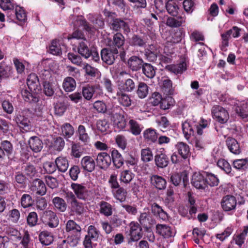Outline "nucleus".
Wrapping results in <instances>:
<instances>
[{"mask_svg": "<svg viewBox=\"0 0 248 248\" xmlns=\"http://www.w3.org/2000/svg\"><path fill=\"white\" fill-rule=\"evenodd\" d=\"M83 69L86 75L91 77H95L97 73V69L87 63H83Z\"/></svg>", "mask_w": 248, "mask_h": 248, "instance_id": "59", "label": "nucleus"}, {"mask_svg": "<svg viewBox=\"0 0 248 248\" xmlns=\"http://www.w3.org/2000/svg\"><path fill=\"white\" fill-rule=\"evenodd\" d=\"M142 73L149 78H153L156 73V68L148 63H144L141 67Z\"/></svg>", "mask_w": 248, "mask_h": 248, "instance_id": "31", "label": "nucleus"}, {"mask_svg": "<svg viewBox=\"0 0 248 248\" xmlns=\"http://www.w3.org/2000/svg\"><path fill=\"white\" fill-rule=\"evenodd\" d=\"M21 205L24 208L31 206L34 202V200L30 194H24L21 197L20 200Z\"/></svg>", "mask_w": 248, "mask_h": 248, "instance_id": "48", "label": "nucleus"}, {"mask_svg": "<svg viewBox=\"0 0 248 248\" xmlns=\"http://www.w3.org/2000/svg\"><path fill=\"white\" fill-rule=\"evenodd\" d=\"M159 51L154 45H150L149 48L145 50L146 58L150 62H154L157 59Z\"/></svg>", "mask_w": 248, "mask_h": 248, "instance_id": "25", "label": "nucleus"}, {"mask_svg": "<svg viewBox=\"0 0 248 248\" xmlns=\"http://www.w3.org/2000/svg\"><path fill=\"white\" fill-rule=\"evenodd\" d=\"M94 92V87L89 85L83 87L82 89V95L87 100L92 99Z\"/></svg>", "mask_w": 248, "mask_h": 248, "instance_id": "47", "label": "nucleus"}, {"mask_svg": "<svg viewBox=\"0 0 248 248\" xmlns=\"http://www.w3.org/2000/svg\"><path fill=\"white\" fill-rule=\"evenodd\" d=\"M141 158L144 162H148L153 159L152 151L148 148L142 149L141 151Z\"/></svg>", "mask_w": 248, "mask_h": 248, "instance_id": "51", "label": "nucleus"}, {"mask_svg": "<svg viewBox=\"0 0 248 248\" xmlns=\"http://www.w3.org/2000/svg\"><path fill=\"white\" fill-rule=\"evenodd\" d=\"M68 59L74 64L78 66H82L83 63H82V60L79 55L75 54L73 53H69L68 54Z\"/></svg>", "mask_w": 248, "mask_h": 248, "instance_id": "58", "label": "nucleus"}, {"mask_svg": "<svg viewBox=\"0 0 248 248\" xmlns=\"http://www.w3.org/2000/svg\"><path fill=\"white\" fill-rule=\"evenodd\" d=\"M12 68L11 66L0 65V79L2 78H7L11 76L12 74Z\"/></svg>", "mask_w": 248, "mask_h": 248, "instance_id": "57", "label": "nucleus"}, {"mask_svg": "<svg viewBox=\"0 0 248 248\" xmlns=\"http://www.w3.org/2000/svg\"><path fill=\"white\" fill-rule=\"evenodd\" d=\"M119 51L116 48L108 47L103 48L100 52L102 61L108 65L113 64L117 58Z\"/></svg>", "mask_w": 248, "mask_h": 248, "instance_id": "1", "label": "nucleus"}, {"mask_svg": "<svg viewBox=\"0 0 248 248\" xmlns=\"http://www.w3.org/2000/svg\"><path fill=\"white\" fill-rule=\"evenodd\" d=\"M236 111L241 118H248V104H243L236 108Z\"/></svg>", "mask_w": 248, "mask_h": 248, "instance_id": "55", "label": "nucleus"}, {"mask_svg": "<svg viewBox=\"0 0 248 248\" xmlns=\"http://www.w3.org/2000/svg\"><path fill=\"white\" fill-rule=\"evenodd\" d=\"M80 238V234L77 233L76 235L68 236L66 239L63 240V243H67L71 247H75L78 243Z\"/></svg>", "mask_w": 248, "mask_h": 248, "instance_id": "54", "label": "nucleus"}, {"mask_svg": "<svg viewBox=\"0 0 248 248\" xmlns=\"http://www.w3.org/2000/svg\"><path fill=\"white\" fill-rule=\"evenodd\" d=\"M114 197L119 200L120 202H123L125 200L127 192L123 187H119L118 189L113 191Z\"/></svg>", "mask_w": 248, "mask_h": 248, "instance_id": "56", "label": "nucleus"}, {"mask_svg": "<svg viewBox=\"0 0 248 248\" xmlns=\"http://www.w3.org/2000/svg\"><path fill=\"white\" fill-rule=\"evenodd\" d=\"M182 130L186 139L188 140L190 136L194 134V130L191 125L187 122L182 124Z\"/></svg>", "mask_w": 248, "mask_h": 248, "instance_id": "52", "label": "nucleus"}, {"mask_svg": "<svg viewBox=\"0 0 248 248\" xmlns=\"http://www.w3.org/2000/svg\"><path fill=\"white\" fill-rule=\"evenodd\" d=\"M21 94L25 101L36 103L38 101L39 98L37 94L33 92H29L27 90H22Z\"/></svg>", "mask_w": 248, "mask_h": 248, "instance_id": "34", "label": "nucleus"}, {"mask_svg": "<svg viewBox=\"0 0 248 248\" xmlns=\"http://www.w3.org/2000/svg\"><path fill=\"white\" fill-rule=\"evenodd\" d=\"M144 139L147 142H155L157 139V135L155 129L151 128L146 129L143 133Z\"/></svg>", "mask_w": 248, "mask_h": 248, "instance_id": "33", "label": "nucleus"}, {"mask_svg": "<svg viewBox=\"0 0 248 248\" xmlns=\"http://www.w3.org/2000/svg\"><path fill=\"white\" fill-rule=\"evenodd\" d=\"M78 134L79 140L84 143H88L90 140V137L87 133L84 126L79 125L78 129Z\"/></svg>", "mask_w": 248, "mask_h": 248, "instance_id": "41", "label": "nucleus"}, {"mask_svg": "<svg viewBox=\"0 0 248 248\" xmlns=\"http://www.w3.org/2000/svg\"><path fill=\"white\" fill-rule=\"evenodd\" d=\"M54 207L59 211L64 212L67 208V204L65 201L59 197H56L52 200Z\"/></svg>", "mask_w": 248, "mask_h": 248, "instance_id": "36", "label": "nucleus"}, {"mask_svg": "<svg viewBox=\"0 0 248 248\" xmlns=\"http://www.w3.org/2000/svg\"><path fill=\"white\" fill-rule=\"evenodd\" d=\"M96 163L99 167L101 169H107L111 163V158L110 155L106 152H101L98 154L96 159Z\"/></svg>", "mask_w": 248, "mask_h": 248, "instance_id": "9", "label": "nucleus"}, {"mask_svg": "<svg viewBox=\"0 0 248 248\" xmlns=\"http://www.w3.org/2000/svg\"><path fill=\"white\" fill-rule=\"evenodd\" d=\"M212 113L215 119L222 124L225 123L229 118L226 110L220 106H215L212 108Z\"/></svg>", "mask_w": 248, "mask_h": 248, "instance_id": "5", "label": "nucleus"}, {"mask_svg": "<svg viewBox=\"0 0 248 248\" xmlns=\"http://www.w3.org/2000/svg\"><path fill=\"white\" fill-rule=\"evenodd\" d=\"M237 204L236 198L231 195L224 196L221 201V205L225 212L232 211L235 210Z\"/></svg>", "mask_w": 248, "mask_h": 248, "instance_id": "6", "label": "nucleus"}, {"mask_svg": "<svg viewBox=\"0 0 248 248\" xmlns=\"http://www.w3.org/2000/svg\"><path fill=\"white\" fill-rule=\"evenodd\" d=\"M155 162L158 168L163 169L168 165L169 158L165 153L160 152L155 156Z\"/></svg>", "mask_w": 248, "mask_h": 248, "instance_id": "16", "label": "nucleus"}, {"mask_svg": "<svg viewBox=\"0 0 248 248\" xmlns=\"http://www.w3.org/2000/svg\"><path fill=\"white\" fill-rule=\"evenodd\" d=\"M27 84L31 92L37 94L40 92V86L37 76L35 74H30L27 78Z\"/></svg>", "mask_w": 248, "mask_h": 248, "instance_id": "10", "label": "nucleus"}, {"mask_svg": "<svg viewBox=\"0 0 248 248\" xmlns=\"http://www.w3.org/2000/svg\"><path fill=\"white\" fill-rule=\"evenodd\" d=\"M191 184L195 187L199 189H204L207 186L204 177L199 172H195L193 174Z\"/></svg>", "mask_w": 248, "mask_h": 248, "instance_id": "14", "label": "nucleus"}, {"mask_svg": "<svg viewBox=\"0 0 248 248\" xmlns=\"http://www.w3.org/2000/svg\"><path fill=\"white\" fill-rule=\"evenodd\" d=\"M151 210L154 216L159 217L162 219H165L167 217V214L158 204L155 202L151 204Z\"/></svg>", "mask_w": 248, "mask_h": 248, "instance_id": "24", "label": "nucleus"}, {"mask_svg": "<svg viewBox=\"0 0 248 248\" xmlns=\"http://www.w3.org/2000/svg\"><path fill=\"white\" fill-rule=\"evenodd\" d=\"M146 40L140 36L134 34L129 39V44L130 46L138 47H144L146 45Z\"/></svg>", "mask_w": 248, "mask_h": 248, "instance_id": "29", "label": "nucleus"}, {"mask_svg": "<svg viewBox=\"0 0 248 248\" xmlns=\"http://www.w3.org/2000/svg\"><path fill=\"white\" fill-rule=\"evenodd\" d=\"M124 36L121 32H117L113 35L112 42L108 46L118 49L121 48L124 45Z\"/></svg>", "mask_w": 248, "mask_h": 248, "instance_id": "18", "label": "nucleus"}, {"mask_svg": "<svg viewBox=\"0 0 248 248\" xmlns=\"http://www.w3.org/2000/svg\"><path fill=\"white\" fill-rule=\"evenodd\" d=\"M156 232L165 238H168L172 236L171 228L165 224H158L156 226Z\"/></svg>", "mask_w": 248, "mask_h": 248, "instance_id": "19", "label": "nucleus"}, {"mask_svg": "<svg viewBox=\"0 0 248 248\" xmlns=\"http://www.w3.org/2000/svg\"><path fill=\"white\" fill-rule=\"evenodd\" d=\"M71 210L74 214L78 216L82 215L86 211L84 204L79 202L78 200L72 203Z\"/></svg>", "mask_w": 248, "mask_h": 248, "instance_id": "27", "label": "nucleus"}, {"mask_svg": "<svg viewBox=\"0 0 248 248\" xmlns=\"http://www.w3.org/2000/svg\"><path fill=\"white\" fill-rule=\"evenodd\" d=\"M39 240L42 244L49 245L53 241V237L47 231L42 232L39 235Z\"/></svg>", "mask_w": 248, "mask_h": 248, "instance_id": "37", "label": "nucleus"}, {"mask_svg": "<svg viewBox=\"0 0 248 248\" xmlns=\"http://www.w3.org/2000/svg\"><path fill=\"white\" fill-rule=\"evenodd\" d=\"M31 190L36 194L41 196L46 192V187L44 182L40 179H35L31 185Z\"/></svg>", "mask_w": 248, "mask_h": 248, "instance_id": "11", "label": "nucleus"}, {"mask_svg": "<svg viewBox=\"0 0 248 248\" xmlns=\"http://www.w3.org/2000/svg\"><path fill=\"white\" fill-rule=\"evenodd\" d=\"M161 90L166 95H171L173 93L172 82L169 79H164L162 81Z\"/></svg>", "mask_w": 248, "mask_h": 248, "instance_id": "42", "label": "nucleus"}, {"mask_svg": "<svg viewBox=\"0 0 248 248\" xmlns=\"http://www.w3.org/2000/svg\"><path fill=\"white\" fill-rule=\"evenodd\" d=\"M76 87V82L73 78L68 77L64 78L62 83V87L65 92H72L75 90Z\"/></svg>", "mask_w": 248, "mask_h": 248, "instance_id": "30", "label": "nucleus"}, {"mask_svg": "<svg viewBox=\"0 0 248 248\" xmlns=\"http://www.w3.org/2000/svg\"><path fill=\"white\" fill-rule=\"evenodd\" d=\"M15 121L18 126L26 132L29 131L31 128L28 115L25 111L19 112L15 117Z\"/></svg>", "mask_w": 248, "mask_h": 248, "instance_id": "4", "label": "nucleus"}, {"mask_svg": "<svg viewBox=\"0 0 248 248\" xmlns=\"http://www.w3.org/2000/svg\"><path fill=\"white\" fill-rule=\"evenodd\" d=\"M109 26L110 29L116 31L122 30L124 34H127L130 32L128 23L120 18H112L109 23Z\"/></svg>", "mask_w": 248, "mask_h": 248, "instance_id": "2", "label": "nucleus"}, {"mask_svg": "<svg viewBox=\"0 0 248 248\" xmlns=\"http://www.w3.org/2000/svg\"><path fill=\"white\" fill-rule=\"evenodd\" d=\"M226 143L228 149L232 154L238 155L241 153L239 143L234 138L228 137L226 140Z\"/></svg>", "mask_w": 248, "mask_h": 248, "instance_id": "15", "label": "nucleus"}, {"mask_svg": "<svg viewBox=\"0 0 248 248\" xmlns=\"http://www.w3.org/2000/svg\"><path fill=\"white\" fill-rule=\"evenodd\" d=\"M148 92L149 87L144 82L139 83L137 91L138 96L140 98H144L147 96Z\"/></svg>", "mask_w": 248, "mask_h": 248, "instance_id": "44", "label": "nucleus"}, {"mask_svg": "<svg viewBox=\"0 0 248 248\" xmlns=\"http://www.w3.org/2000/svg\"><path fill=\"white\" fill-rule=\"evenodd\" d=\"M113 122L114 125L120 129H122L126 126V121L124 116L119 113H115L114 114Z\"/></svg>", "mask_w": 248, "mask_h": 248, "instance_id": "40", "label": "nucleus"}, {"mask_svg": "<svg viewBox=\"0 0 248 248\" xmlns=\"http://www.w3.org/2000/svg\"><path fill=\"white\" fill-rule=\"evenodd\" d=\"M138 221L140 224L146 230L150 228L155 223V220L148 212L140 213L138 217Z\"/></svg>", "mask_w": 248, "mask_h": 248, "instance_id": "13", "label": "nucleus"}, {"mask_svg": "<svg viewBox=\"0 0 248 248\" xmlns=\"http://www.w3.org/2000/svg\"><path fill=\"white\" fill-rule=\"evenodd\" d=\"M128 125L129 126V131L133 135L138 136L140 134L142 127L136 120L130 119L128 123Z\"/></svg>", "mask_w": 248, "mask_h": 248, "instance_id": "23", "label": "nucleus"}, {"mask_svg": "<svg viewBox=\"0 0 248 248\" xmlns=\"http://www.w3.org/2000/svg\"><path fill=\"white\" fill-rule=\"evenodd\" d=\"M100 213L105 216L108 217L112 214V206L108 202L102 201L100 204Z\"/></svg>", "mask_w": 248, "mask_h": 248, "instance_id": "38", "label": "nucleus"}, {"mask_svg": "<svg viewBox=\"0 0 248 248\" xmlns=\"http://www.w3.org/2000/svg\"><path fill=\"white\" fill-rule=\"evenodd\" d=\"M183 23H184V20H179L173 17H168L166 24L170 27L177 28L180 27Z\"/></svg>", "mask_w": 248, "mask_h": 248, "instance_id": "62", "label": "nucleus"}, {"mask_svg": "<svg viewBox=\"0 0 248 248\" xmlns=\"http://www.w3.org/2000/svg\"><path fill=\"white\" fill-rule=\"evenodd\" d=\"M119 88L120 91L131 92L135 89V84L132 79L127 78L124 82L119 84Z\"/></svg>", "mask_w": 248, "mask_h": 248, "instance_id": "26", "label": "nucleus"}, {"mask_svg": "<svg viewBox=\"0 0 248 248\" xmlns=\"http://www.w3.org/2000/svg\"><path fill=\"white\" fill-rule=\"evenodd\" d=\"M144 63L141 58L137 56H132L128 59L127 65L132 71H138L141 68Z\"/></svg>", "mask_w": 248, "mask_h": 248, "instance_id": "12", "label": "nucleus"}, {"mask_svg": "<svg viewBox=\"0 0 248 248\" xmlns=\"http://www.w3.org/2000/svg\"><path fill=\"white\" fill-rule=\"evenodd\" d=\"M176 148L182 158L185 160L190 156V149L187 144L183 142H178L176 145Z\"/></svg>", "mask_w": 248, "mask_h": 248, "instance_id": "17", "label": "nucleus"}, {"mask_svg": "<svg viewBox=\"0 0 248 248\" xmlns=\"http://www.w3.org/2000/svg\"><path fill=\"white\" fill-rule=\"evenodd\" d=\"M29 145L30 148L34 152L37 153L42 149L43 143L37 137H31L29 140Z\"/></svg>", "mask_w": 248, "mask_h": 248, "instance_id": "22", "label": "nucleus"}, {"mask_svg": "<svg viewBox=\"0 0 248 248\" xmlns=\"http://www.w3.org/2000/svg\"><path fill=\"white\" fill-rule=\"evenodd\" d=\"M248 160L247 158L236 159L233 161V166L237 170H244L247 168Z\"/></svg>", "mask_w": 248, "mask_h": 248, "instance_id": "63", "label": "nucleus"}, {"mask_svg": "<svg viewBox=\"0 0 248 248\" xmlns=\"http://www.w3.org/2000/svg\"><path fill=\"white\" fill-rule=\"evenodd\" d=\"M84 153V149L79 144L73 143L71 146V155L76 158H79Z\"/></svg>", "mask_w": 248, "mask_h": 248, "instance_id": "45", "label": "nucleus"}, {"mask_svg": "<svg viewBox=\"0 0 248 248\" xmlns=\"http://www.w3.org/2000/svg\"><path fill=\"white\" fill-rule=\"evenodd\" d=\"M111 160L117 168H121L124 164V159L119 152L115 149L111 151Z\"/></svg>", "mask_w": 248, "mask_h": 248, "instance_id": "28", "label": "nucleus"}, {"mask_svg": "<svg viewBox=\"0 0 248 248\" xmlns=\"http://www.w3.org/2000/svg\"><path fill=\"white\" fill-rule=\"evenodd\" d=\"M56 165L59 171L64 172L68 168L69 164L66 157H59L55 160Z\"/></svg>", "mask_w": 248, "mask_h": 248, "instance_id": "35", "label": "nucleus"}, {"mask_svg": "<svg viewBox=\"0 0 248 248\" xmlns=\"http://www.w3.org/2000/svg\"><path fill=\"white\" fill-rule=\"evenodd\" d=\"M119 103L125 107H129L131 105V100L129 95L122 91L117 93Z\"/></svg>", "mask_w": 248, "mask_h": 248, "instance_id": "39", "label": "nucleus"}, {"mask_svg": "<svg viewBox=\"0 0 248 248\" xmlns=\"http://www.w3.org/2000/svg\"><path fill=\"white\" fill-rule=\"evenodd\" d=\"M93 108L99 113H105L107 112V108L106 104L101 101H96L93 103Z\"/></svg>", "mask_w": 248, "mask_h": 248, "instance_id": "64", "label": "nucleus"}, {"mask_svg": "<svg viewBox=\"0 0 248 248\" xmlns=\"http://www.w3.org/2000/svg\"><path fill=\"white\" fill-rule=\"evenodd\" d=\"M24 172L25 174L30 178L36 176L37 171L35 167L30 164H26L23 167Z\"/></svg>", "mask_w": 248, "mask_h": 248, "instance_id": "49", "label": "nucleus"}, {"mask_svg": "<svg viewBox=\"0 0 248 248\" xmlns=\"http://www.w3.org/2000/svg\"><path fill=\"white\" fill-rule=\"evenodd\" d=\"M151 184L159 190L164 189L166 186V181L161 176L154 175L150 177Z\"/></svg>", "mask_w": 248, "mask_h": 248, "instance_id": "21", "label": "nucleus"}, {"mask_svg": "<svg viewBox=\"0 0 248 248\" xmlns=\"http://www.w3.org/2000/svg\"><path fill=\"white\" fill-rule=\"evenodd\" d=\"M42 218L45 219L46 224L50 228H56L59 223V218L56 213L51 210L44 212Z\"/></svg>", "mask_w": 248, "mask_h": 248, "instance_id": "7", "label": "nucleus"}, {"mask_svg": "<svg viewBox=\"0 0 248 248\" xmlns=\"http://www.w3.org/2000/svg\"><path fill=\"white\" fill-rule=\"evenodd\" d=\"M62 134L65 138L71 137L74 133L73 127L68 123H66L62 126Z\"/></svg>", "mask_w": 248, "mask_h": 248, "instance_id": "50", "label": "nucleus"}, {"mask_svg": "<svg viewBox=\"0 0 248 248\" xmlns=\"http://www.w3.org/2000/svg\"><path fill=\"white\" fill-rule=\"evenodd\" d=\"M71 186L78 199L84 201L90 199L91 191L86 186L76 183H72Z\"/></svg>", "mask_w": 248, "mask_h": 248, "instance_id": "3", "label": "nucleus"}, {"mask_svg": "<svg viewBox=\"0 0 248 248\" xmlns=\"http://www.w3.org/2000/svg\"><path fill=\"white\" fill-rule=\"evenodd\" d=\"M133 174L128 170L123 171L120 175V181L125 184L129 183L133 178Z\"/></svg>", "mask_w": 248, "mask_h": 248, "instance_id": "53", "label": "nucleus"}, {"mask_svg": "<svg viewBox=\"0 0 248 248\" xmlns=\"http://www.w3.org/2000/svg\"><path fill=\"white\" fill-rule=\"evenodd\" d=\"M217 165L218 167L223 170L227 174L231 173L232 167L230 164L224 159H220L218 161Z\"/></svg>", "mask_w": 248, "mask_h": 248, "instance_id": "60", "label": "nucleus"}, {"mask_svg": "<svg viewBox=\"0 0 248 248\" xmlns=\"http://www.w3.org/2000/svg\"><path fill=\"white\" fill-rule=\"evenodd\" d=\"M166 10L170 15L175 16L178 13V7L173 0H169L166 4Z\"/></svg>", "mask_w": 248, "mask_h": 248, "instance_id": "46", "label": "nucleus"}, {"mask_svg": "<svg viewBox=\"0 0 248 248\" xmlns=\"http://www.w3.org/2000/svg\"><path fill=\"white\" fill-rule=\"evenodd\" d=\"M81 164L83 169L88 172H92L95 169V162L90 156L83 157L81 159Z\"/></svg>", "mask_w": 248, "mask_h": 248, "instance_id": "20", "label": "nucleus"}, {"mask_svg": "<svg viewBox=\"0 0 248 248\" xmlns=\"http://www.w3.org/2000/svg\"><path fill=\"white\" fill-rule=\"evenodd\" d=\"M50 52L55 55H59L62 54L60 46L56 40H53L49 47Z\"/></svg>", "mask_w": 248, "mask_h": 248, "instance_id": "61", "label": "nucleus"}, {"mask_svg": "<svg viewBox=\"0 0 248 248\" xmlns=\"http://www.w3.org/2000/svg\"><path fill=\"white\" fill-rule=\"evenodd\" d=\"M166 68L175 74H181L186 69V64L185 62H182L177 65H168Z\"/></svg>", "mask_w": 248, "mask_h": 248, "instance_id": "32", "label": "nucleus"}, {"mask_svg": "<svg viewBox=\"0 0 248 248\" xmlns=\"http://www.w3.org/2000/svg\"><path fill=\"white\" fill-rule=\"evenodd\" d=\"M65 230L67 232L73 231L80 234L81 228L79 225L73 220H69L66 223Z\"/></svg>", "mask_w": 248, "mask_h": 248, "instance_id": "43", "label": "nucleus"}, {"mask_svg": "<svg viewBox=\"0 0 248 248\" xmlns=\"http://www.w3.org/2000/svg\"><path fill=\"white\" fill-rule=\"evenodd\" d=\"M90 43L87 39L78 41L77 51L79 54L86 59L91 57V49L89 48Z\"/></svg>", "mask_w": 248, "mask_h": 248, "instance_id": "8", "label": "nucleus"}]
</instances>
